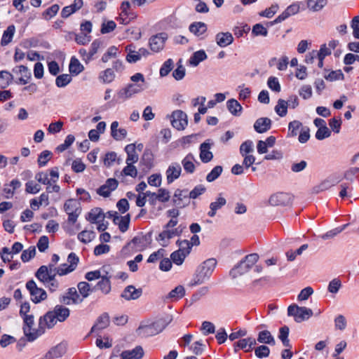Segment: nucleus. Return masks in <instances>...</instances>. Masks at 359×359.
I'll use <instances>...</instances> for the list:
<instances>
[{
    "label": "nucleus",
    "instance_id": "nucleus-1",
    "mask_svg": "<svg viewBox=\"0 0 359 359\" xmlns=\"http://www.w3.org/2000/svg\"><path fill=\"white\" fill-rule=\"evenodd\" d=\"M217 264L215 259H208L200 265L190 283L191 286L201 285L209 279Z\"/></svg>",
    "mask_w": 359,
    "mask_h": 359
},
{
    "label": "nucleus",
    "instance_id": "nucleus-2",
    "mask_svg": "<svg viewBox=\"0 0 359 359\" xmlns=\"http://www.w3.org/2000/svg\"><path fill=\"white\" fill-rule=\"evenodd\" d=\"M259 260V255L257 253L248 255L240 261L231 271L230 276L232 278H236L250 271Z\"/></svg>",
    "mask_w": 359,
    "mask_h": 359
},
{
    "label": "nucleus",
    "instance_id": "nucleus-3",
    "mask_svg": "<svg viewBox=\"0 0 359 359\" xmlns=\"http://www.w3.org/2000/svg\"><path fill=\"white\" fill-rule=\"evenodd\" d=\"M149 244V236L140 234L135 236L131 241L128 243L123 248L124 254H130L145 250Z\"/></svg>",
    "mask_w": 359,
    "mask_h": 359
},
{
    "label": "nucleus",
    "instance_id": "nucleus-4",
    "mask_svg": "<svg viewBox=\"0 0 359 359\" xmlns=\"http://www.w3.org/2000/svg\"><path fill=\"white\" fill-rule=\"evenodd\" d=\"M313 314V311L311 309L299 306L294 304H291L287 308V315L293 316L297 323H302L308 320Z\"/></svg>",
    "mask_w": 359,
    "mask_h": 359
},
{
    "label": "nucleus",
    "instance_id": "nucleus-5",
    "mask_svg": "<svg viewBox=\"0 0 359 359\" xmlns=\"http://www.w3.org/2000/svg\"><path fill=\"white\" fill-rule=\"evenodd\" d=\"M22 318H23L24 321V334L29 341L35 340L44 332V331L41 330V328L39 330L33 328V325H34L33 315H27Z\"/></svg>",
    "mask_w": 359,
    "mask_h": 359
},
{
    "label": "nucleus",
    "instance_id": "nucleus-6",
    "mask_svg": "<svg viewBox=\"0 0 359 359\" xmlns=\"http://www.w3.org/2000/svg\"><path fill=\"white\" fill-rule=\"evenodd\" d=\"M64 209L68 215V222L74 224L81 212L79 203L75 199H69L65 203Z\"/></svg>",
    "mask_w": 359,
    "mask_h": 359
},
{
    "label": "nucleus",
    "instance_id": "nucleus-7",
    "mask_svg": "<svg viewBox=\"0 0 359 359\" xmlns=\"http://www.w3.org/2000/svg\"><path fill=\"white\" fill-rule=\"evenodd\" d=\"M26 288L29 292L32 301L34 303H39L47 298L46 292L43 289L38 287L33 280L27 282Z\"/></svg>",
    "mask_w": 359,
    "mask_h": 359
},
{
    "label": "nucleus",
    "instance_id": "nucleus-8",
    "mask_svg": "<svg viewBox=\"0 0 359 359\" xmlns=\"http://www.w3.org/2000/svg\"><path fill=\"white\" fill-rule=\"evenodd\" d=\"M144 90L141 84H128L126 87L121 88L116 93L117 99L124 101L130 98L133 95L140 93Z\"/></svg>",
    "mask_w": 359,
    "mask_h": 359
},
{
    "label": "nucleus",
    "instance_id": "nucleus-9",
    "mask_svg": "<svg viewBox=\"0 0 359 359\" xmlns=\"http://www.w3.org/2000/svg\"><path fill=\"white\" fill-rule=\"evenodd\" d=\"M170 118L172 127L178 130H184L188 124L187 116L182 110L174 111Z\"/></svg>",
    "mask_w": 359,
    "mask_h": 359
},
{
    "label": "nucleus",
    "instance_id": "nucleus-10",
    "mask_svg": "<svg viewBox=\"0 0 359 359\" xmlns=\"http://www.w3.org/2000/svg\"><path fill=\"white\" fill-rule=\"evenodd\" d=\"M60 302L66 305L78 304L83 302L75 287L69 288L67 292L60 297Z\"/></svg>",
    "mask_w": 359,
    "mask_h": 359
},
{
    "label": "nucleus",
    "instance_id": "nucleus-11",
    "mask_svg": "<svg viewBox=\"0 0 359 359\" xmlns=\"http://www.w3.org/2000/svg\"><path fill=\"white\" fill-rule=\"evenodd\" d=\"M172 202L180 208L189 205L190 203V198L188 195V190L177 189L175 191Z\"/></svg>",
    "mask_w": 359,
    "mask_h": 359
},
{
    "label": "nucleus",
    "instance_id": "nucleus-12",
    "mask_svg": "<svg viewBox=\"0 0 359 359\" xmlns=\"http://www.w3.org/2000/svg\"><path fill=\"white\" fill-rule=\"evenodd\" d=\"M292 202L290 194L284 192H280L271 196L269 203L272 205H287Z\"/></svg>",
    "mask_w": 359,
    "mask_h": 359
},
{
    "label": "nucleus",
    "instance_id": "nucleus-13",
    "mask_svg": "<svg viewBox=\"0 0 359 359\" xmlns=\"http://www.w3.org/2000/svg\"><path fill=\"white\" fill-rule=\"evenodd\" d=\"M167 35L165 33H160L149 39V46L152 51L159 52L161 50L165 45Z\"/></svg>",
    "mask_w": 359,
    "mask_h": 359
},
{
    "label": "nucleus",
    "instance_id": "nucleus-14",
    "mask_svg": "<svg viewBox=\"0 0 359 359\" xmlns=\"http://www.w3.org/2000/svg\"><path fill=\"white\" fill-rule=\"evenodd\" d=\"M182 172L181 165L177 163H172L168 168L165 174L168 184H171L175 180L180 177Z\"/></svg>",
    "mask_w": 359,
    "mask_h": 359
},
{
    "label": "nucleus",
    "instance_id": "nucleus-15",
    "mask_svg": "<svg viewBox=\"0 0 359 359\" xmlns=\"http://www.w3.org/2000/svg\"><path fill=\"white\" fill-rule=\"evenodd\" d=\"M58 320L52 311L47 312L43 317L39 319V327L41 330L44 331V327L50 329L53 327Z\"/></svg>",
    "mask_w": 359,
    "mask_h": 359
},
{
    "label": "nucleus",
    "instance_id": "nucleus-16",
    "mask_svg": "<svg viewBox=\"0 0 359 359\" xmlns=\"http://www.w3.org/2000/svg\"><path fill=\"white\" fill-rule=\"evenodd\" d=\"M142 294V288H135L133 285L127 286L121 293V297L126 300H135Z\"/></svg>",
    "mask_w": 359,
    "mask_h": 359
},
{
    "label": "nucleus",
    "instance_id": "nucleus-17",
    "mask_svg": "<svg viewBox=\"0 0 359 359\" xmlns=\"http://www.w3.org/2000/svg\"><path fill=\"white\" fill-rule=\"evenodd\" d=\"M57 273H51L48 274V271L45 265L40 266L36 271V277L43 284H46L50 281L56 280L55 276Z\"/></svg>",
    "mask_w": 359,
    "mask_h": 359
},
{
    "label": "nucleus",
    "instance_id": "nucleus-18",
    "mask_svg": "<svg viewBox=\"0 0 359 359\" xmlns=\"http://www.w3.org/2000/svg\"><path fill=\"white\" fill-rule=\"evenodd\" d=\"M256 344L257 342L255 338L248 337L240 339L236 342L234 344V349L236 352H237L238 349H243L245 352H249Z\"/></svg>",
    "mask_w": 359,
    "mask_h": 359
},
{
    "label": "nucleus",
    "instance_id": "nucleus-19",
    "mask_svg": "<svg viewBox=\"0 0 359 359\" xmlns=\"http://www.w3.org/2000/svg\"><path fill=\"white\" fill-rule=\"evenodd\" d=\"M144 355V351L141 346H137L132 350L124 351L121 353L123 359H141Z\"/></svg>",
    "mask_w": 359,
    "mask_h": 359
},
{
    "label": "nucleus",
    "instance_id": "nucleus-20",
    "mask_svg": "<svg viewBox=\"0 0 359 359\" xmlns=\"http://www.w3.org/2000/svg\"><path fill=\"white\" fill-rule=\"evenodd\" d=\"M66 352L65 344H59L49 350L41 359H54L62 356Z\"/></svg>",
    "mask_w": 359,
    "mask_h": 359
},
{
    "label": "nucleus",
    "instance_id": "nucleus-21",
    "mask_svg": "<svg viewBox=\"0 0 359 359\" xmlns=\"http://www.w3.org/2000/svg\"><path fill=\"white\" fill-rule=\"evenodd\" d=\"M215 41L219 47L224 48L233 42V36L232 34L229 32H219L215 36Z\"/></svg>",
    "mask_w": 359,
    "mask_h": 359
},
{
    "label": "nucleus",
    "instance_id": "nucleus-22",
    "mask_svg": "<svg viewBox=\"0 0 359 359\" xmlns=\"http://www.w3.org/2000/svg\"><path fill=\"white\" fill-rule=\"evenodd\" d=\"M272 121L266 117L259 118L254 123V128L258 133H264L271 127Z\"/></svg>",
    "mask_w": 359,
    "mask_h": 359
},
{
    "label": "nucleus",
    "instance_id": "nucleus-23",
    "mask_svg": "<svg viewBox=\"0 0 359 359\" xmlns=\"http://www.w3.org/2000/svg\"><path fill=\"white\" fill-rule=\"evenodd\" d=\"M226 203V200L225 198L222 196L220 194L219 196L216 198L215 201L210 203V211L208 212V215L210 217H213L215 216L217 211L221 209L223 206H224Z\"/></svg>",
    "mask_w": 359,
    "mask_h": 359
},
{
    "label": "nucleus",
    "instance_id": "nucleus-24",
    "mask_svg": "<svg viewBox=\"0 0 359 359\" xmlns=\"http://www.w3.org/2000/svg\"><path fill=\"white\" fill-rule=\"evenodd\" d=\"M196 159L194 156L189 153L182 161V165L184 170L188 174H192L195 172L196 166L194 164Z\"/></svg>",
    "mask_w": 359,
    "mask_h": 359
},
{
    "label": "nucleus",
    "instance_id": "nucleus-25",
    "mask_svg": "<svg viewBox=\"0 0 359 359\" xmlns=\"http://www.w3.org/2000/svg\"><path fill=\"white\" fill-rule=\"evenodd\" d=\"M210 146L208 142H204L200 146V158L203 163H208L213 158L212 153L210 151Z\"/></svg>",
    "mask_w": 359,
    "mask_h": 359
},
{
    "label": "nucleus",
    "instance_id": "nucleus-26",
    "mask_svg": "<svg viewBox=\"0 0 359 359\" xmlns=\"http://www.w3.org/2000/svg\"><path fill=\"white\" fill-rule=\"evenodd\" d=\"M21 187V182L18 179L13 180L9 184H5L3 191L6 198L13 197L15 191Z\"/></svg>",
    "mask_w": 359,
    "mask_h": 359
},
{
    "label": "nucleus",
    "instance_id": "nucleus-27",
    "mask_svg": "<svg viewBox=\"0 0 359 359\" xmlns=\"http://www.w3.org/2000/svg\"><path fill=\"white\" fill-rule=\"evenodd\" d=\"M130 221V215L127 214L125 216L115 217L114 219V223L116 225H118L119 230L124 233L126 232L128 228Z\"/></svg>",
    "mask_w": 359,
    "mask_h": 359
},
{
    "label": "nucleus",
    "instance_id": "nucleus-28",
    "mask_svg": "<svg viewBox=\"0 0 359 359\" xmlns=\"http://www.w3.org/2000/svg\"><path fill=\"white\" fill-rule=\"evenodd\" d=\"M125 151L127 154L126 164L134 163L137 162L139 157L136 152V147L135 144H128L125 147Z\"/></svg>",
    "mask_w": 359,
    "mask_h": 359
},
{
    "label": "nucleus",
    "instance_id": "nucleus-29",
    "mask_svg": "<svg viewBox=\"0 0 359 359\" xmlns=\"http://www.w3.org/2000/svg\"><path fill=\"white\" fill-rule=\"evenodd\" d=\"M109 324V317L106 313L102 314L97 320L96 323L91 328V332L97 330H102L106 328Z\"/></svg>",
    "mask_w": 359,
    "mask_h": 359
},
{
    "label": "nucleus",
    "instance_id": "nucleus-30",
    "mask_svg": "<svg viewBox=\"0 0 359 359\" xmlns=\"http://www.w3.org/2000/svg\"><path fill=\"white\" fill-rule=\"evenodd\" d=\"M59 322H64L69 316V309L62 305H56L52 311Z\"/></svg>",
    "mask_w": 359,
    "mask_h": 359
},
{
    "label": "nucleus",
    "instance_id": "nucleus-31",
    "mask_svg": "<svg viewBox=\"0 0 359 359\" xmlns=\"http://www.w3.org/2000/svg\"><path fill=\"white\" fill-rule=\"evenodd\" d=\"M207 54L203 50H200L194 52L189 60L190 65L196 67L201 62L207 59Z\"/></svg>",
    "mask_w": 359,
    "mask_h": 359
},
{
    "label": "nucleus",
    "instance_id": "nucleus-32",
    "mask_svg": "<svg viewBox=\"0 0 359 359\" xmlns=\"http://www.w3.org/2000/svg\"><path fill=\"white\" fill-rule=\"evenodd\" d=\"M189 31L197 36H201L207 31V25L202 22H195L191 23L189 27Z\"/></svg>",
    "mask_w": 359,
    "mask_h": 359
},
{
    "label": "nucleus",
    "instance_id": "nucleus-33",
    "mask_svg": "<svg viewBox=\"0 0 359 359\" xmlns=\"http://www.w3.org/2000/svg\"><path fill=\"white\" fill-rule=\"evenodd\" d=\"M93 288L100 290L104 294H107L111 291V282L109 278L105 276L102 277L101 280Z\"/></svg>",
    "mask_w": 359,
    "mask_h": 359
},
{
    "label": "nucleus",
    "instance_id": "nucleus-34",
    "mask_svg": "<svg viewBox=\"0 0 359 359\" xmlns=\"http://www.w3.org/2000/svg\"><path fill=\"white\" fill-rule=\"evenodd\" d=\"M146 195H147V196H151L163 203L168 201L170 197V192L165 189H159L157 194L148 191L146 192Z\"/></svg>",
    "mask_w": 359,
    "mask_h": 359
},
{
    "label": "nucleus",
    "instance_id": "nucleus-35",
    "mask_svg": "<svg viewBox=\"0 0 359 359\" xmlns=\"http://www.w3.org/2000/svg\"><path fill=\"white\" fill-rule=\"evenodd\" d=\"M15 32V27L13 25H9L7 29L4 32L1 40V46H6L11 42Z\"/></svg>",
    "mask_w": 359,
    "mask_h": 359
},
{
    "label": "nucleus",
    "instance_id": "nucleus-36",
    "mask_svg": "<svg viewBox=\"0 0 359 359\" xmlns=\"http://www.w3.org/2000/svg\"><path fill=\"white\" fill-rule=\"evenodd\" d=\"M257 341L262 344L275 345L276 341L271 332L268 330H264L259 333Z\"/></svg>",
    "mask_w": 359,
    "mask_h": 359
},
{
    "label": "nucleus",
    "instance_id": "nucleus-37",
    "mask_svg": "<svg viewBox=\"0 0 359 359\" xmlns=\"http://www.w3.org/2000/svg\"><path fill=\"white\" fill-rule=\"evenodd\" d=\"M77 287L79 292V294H80L81 298H83V300L89 296L90 292L95 290V288L90 287L88 283L84 281L79 283Z\"/></svg>",
    "mask_w": 359,
    "mask_h": 359
},
{
    "label": "nucleus",
    "instance_id": "nucleus-38",
    "mask_svg": "<svg viewBox=\"0 0 359 359\" xmlns=\"http://www.w3.org/2000/svg\"><path fill=\"white\" fill-rule=\"evenodd\" d=\"M158 326H159V323L156 322L149 325L140 327L138 330L144 331V333L147 335H155V334H158V332H161L164 329V327H163L162 328L157 330V327Z\"/></svg>",
    "mask_w": 359,
    "mask_h": 359
},
{
    "label": "nucleus",
    "instance_id": "nucleus-39",
    "mask_svg": "<svg viewBox=\"0 0 359 359\" xmlns=\"http://www.w3.org/2000/svg\"><path fill=\"white\" fill-rule=\"evenodd\" d=\"M229 111L234 116H238L242 110L240 103L235 99H230L226 102Z\"/></svg>",
    "mask_w": 359,
    "mask_h": 359
},
{
    "label": "nucleus",
    "instance_id": "nucleus-40",
    "mask_svg": "<svg viewBox=\"0 0 359 359\" xmlns=\"http://www.w3.org/2000/svg\"><path fill=\"white\" fill-rule=\"evenodd\" d=\"M13 79V74L6 70L0 72V88L4 89L11 82Z\"/></svg>",
    "mask_w": 359,
    "mask_h": 359
},
{
    "label": "nucleus",
    "instance_id": "nucleus-41",
    "mask_svg": "<svg viewBox=\"0 0 359 359\" xmlns=\"http://www.w3.org/2000/svg\"><path fill=\"white\" fill-rule=\"evenodd\" d=\"M103 219H104V215L100 208L93 209L88 214V219L91 223L95 224L100 222V220H103Z\"/></svg>",
    "mask_w": 359,
    "mask_h": 359
},
{
    "label": "nucleus",
    "instance_id": "nucleus-42",
    "mask_svg": "<svg viewBox=\"0 0 359 359\" xmlns=\"http://www.w3.org/2000/svg\"><path fill=\"white\" fill-rule=\"evenodd\" d=\"M184 295V287L182 285H178L168 293L167 298L177 300L182 298Z\"/></svg>",
    "mask_w": 359,
    "mask_h": 359
},
{
    "label": "nucleus",
    "instance_id": "nucleus-43",
    "mask_svg": "<svg viewBox=\"0 0 359 359\" xmlns=\"http://www.w3.org/2000/svg\"><path fill=\"white\" fill-rule=\"evenodd\" d=\"M99 78L103 83H109L114 80L115 74L112 69L108 68L100 73Z\"/></svg>",
    "mask_w": 359,
    "mask_h": 359
},
{
    "label": "nucleus",
    "instance_id": "nucleus-44",
    "mask_svg": "<svg viewBox=\"0 0 359 359\" xmlns=\"http://www.w3.org/2000/svg\"><path fill=\"white\" fill-rule=\"evenodd\" d=\"M69 69L72 74L77 75L83 70V66L76 58L72 57L69 63Z\"/></svg>",
    "mask_w": 359,
    "mask_h": 359
},
{
    "label": "nucleus",
    "instance_id": "nucleus-45",
    "mask_svg": "<svg viewBox=\"0 0 359 359\" xmlns=\"http://www.w3.org/2000/svg\"><path fill=\"white\" fill-rule=\"evenodd\" d=\"M287 102L284 100L280 99L275 107V111L280 116L283 117L287 114Z\"/></svg>",
    "mask_w": 359,
    "mask_h": 359
},
{
    "label": "nucleus",
    "instance_id": "nucleus-46",
    "mask_svg": "<svg viewBox=\"0 0 359 359\" xmlns=\"http://www.w3.org/2000/svg\"><path fill=\"white\" fill-rule=\"evenodd\" d=\"M327 0H308V8L313 11L321 10L326 4Z\"/></svg>",
    "mask_w": 359,
    "mask_h": 359
},
{
    "label": "nucleus",
    "instance_id": "nucleus-47",
    "mask_svg": "<svg viewBox=\"0 0 359 359\" xmlns=\"http://www.w3.org/2000/svg\"><path fill=\"white\" fill-rule=\"evenodd\" d=\"M95 236V234L93 231L85 230L78 234V239L83 243H88L90 242Z\"/></svg>",
    "mask_w": 359,
    "mask_h": 359
},
{
    "label": "nucleus",
    "instance_id": "nucleus-48",
    "mask_svg": "<svg viewBox=\"0 0 359 359\" xmlns=\"http://www.w3.org/2000/svg\"><path fill=\"white\" fill-rule=\"evenodd\" d=\"M348 225V224H346L341 226L337 227L334 229H332V230L327 231V233H325V234L322 235L320 237L323 240L332 238L334 236H336L337 235H338L339 233H341L342 231H344Z\"/></svg>",
    "mask_w": 359,
    "mask_h": 359
},
{
    "label": "nucleus",
    "instance_id": "nucleus-49",
    "mask_svg": "<svg viewBox=\"0 0 359 359\" xmlns=\"http://www.w3.org/2000/svg\"><path fill=\"white\" fill-rule=\"evenodd\" d=\"M223 171V168L221 165L215 166L210 173L206 176V180L208 182H212L217 179Z\"/></svg>",
    "mask_w": 359,
    "mask_h": 359
},
{
    "label": "nucleus",
    "instance_id": "nucleus-50",
    "mask_svg": "<svg viewBox=\"0 0 359 359\" xmlns=\"http://www.w3.org/2000/svg\"><path fill=\"white\" fill-rule=\"evenodd\" d=\"M72 81V77L69 74L59 75L55 80V84L59 88L65 87Z\"/></svg>",
    "mask_w": 359,
    "mask_h": 359
},
{
    "label": "nucleus",
    "instance_id": "nucleus-51",
    "mask_svg": "<svg viewBox=\"0 0 359 359\" xmlns=\"http://www.w3.org/2000/svg\"><path fill=\"white\" fill-rule=\"evenodd\" d=\"M174 67V62L172 59L167 60L161 66L160 69V75L161 76H167L170 71Z\"/></svg>",
    "mask_w": 359,
    "mask_h": 359
},
{
    "label": "nucleus",
    "instance_id": "nucleus-52",
    "mask_svg": "<svg viewBox=\"0 0 359 359\" xmlns=\"http://www.w3.org/2000/svg\"><path fill=\"white\" fill-rule=\"evenodd\" d=\"M118 53V48L112 46L109 47L107 52L102 57V62H107L111 58L116 57Z\"/></svg>",
    "mask_w": 359,
    "mask_h": 359
},
{
    "label": "nucleus",
    "instance_id": "nucleus-53",
    "mask_svg": "<svg viewBox=\"0 0 359 359\" xmlns=\"http://www.w3.org/2000/svg\"><path fill=\"white\" fill-rule=\"evenodd\" d=\"M253 151V142L251 140H247L240 146V154L241 156H246Z\"/></svg>",
    "mask_w": 359,
    "mask_h": 359
},
{
    "label": "nucleus",
    "instance_id": "nucleus-54",
    "mask_svg": "<svg viewBox=\"0 0 359 359\" xmlns=\"http://www.w3.org/2000/svg\"><path fill=\"white\" fill-rule=\"evenodd\" d=\"M302 123L299 121H291L288 125V135L294 137L297 135L298 130L302 128Z\"/></svg>",
    "mask_w": 359,
    "mask_h": 359
},
{
    "label": "nucleus",
    "instance_id": "nucleus-55",
    "mask_svg": "<svg viewBox=\"0 0 359 359\" xmlns=\"http://www.w3.org/2000/svg\"><path fill=\"white\" fill-rule=\"evenodd\" d=\"M101 45H102V42L99 40H95L91 43L90 50L88 53V58L85 59L86 62H88L93 59V55L97 53V52Z\"/></svg>",
    "mask_w": 359,
    "mask_h": 359
},
{
    "label": "nucleus",
    "instance_id": "nucleus-56",
    "mask_svg": "<svg viewBox=\"0 0 359 359\" xmlns=\"http://www.w3.org/2000/svg\"><path fill=\"white\" fill-rule=\"evenodd\" d=\"M52 153L48 150L42 151L38 158V164L39 167L45 166L48 161L50 159Z\"/></svg>",
    "mask_w": 359,
    "mask_h": 359
},
{
    "label": "nucleus",
    "instance_id": "nucleus-57",
    "mask_svg": "<svg viewBox=\"0 0 359 359\" xmlns=\"http://www.w3.org/2000/svg\"><path fill=\"white\" fill-rule=\"evenodd\" d=\"M332 186H333V183H332L329 180H325L320 182L319 184L315 186L313 188V192L315 194H318L321 191L328 189Z\"/></svg>",
    "mask_w": 359,
    "mask_h": 359
},
{
    "label": "nucleus",
    "instance_id": "nucleus-58",
    "mask_svg": "<svg viewBox=\"0 0 359 359\" xmlns=\"http://www.w3.org/2000/svg\"><path fill=\"white\" fill-rule=\"evenodd\" d=\"M205 190L206 189L203 185H197L194 188L193 190H191L190 192H188L189 197L190 199H196L199 196L202 195L205 191Z\"/></svg>",
    "mask_w": 359,
    "mask_h": 359
},
{
    "label": "nucleus",
    "instance_id": "nucleus-59",
    "mask_svg": "<svg viewBox=\"0 0 359 359\" xmlns=\"http://www.w3.org/2000/svg\"><path fill=\"white\" fill-rule=\"evenodd\" d=\"M36 248L34 246H30L27 250L22 252L21 255V259L24 262L29 261L32 257L35 256Z\"/></svg>",
    "mask_w": 359,
    "mask_h": 359
},
{
    "label": "nucleus",
    "instance_id": "nucleus-60",
    "mask_svg": "<svg viewBox=\"0 0 359 359\" xmlns=\"http://www.w3.org/2000/svg\"><path fill=\"white\" fill-rule=\"evenodd\" d=\"M177 243L179 245V251L181 252H183L184 255H188L191 249V245L190 244V242L187 240H184L182 241H177Z\"/></svg>",
    "mask_w": 359,
    "mask_h": 359
},
{
    "label": "nucleus",
    "instance_id": "nucleus-61",
    "mask_svg": "<svg viewBox=\"0 0 359 359\" xmlns=\"http://www.w3.org/2000/svg\"><path fill=\"white\" fill-rule=\"evenodd\" d=\"M255 355L259 358L268 357L270 353V349L265 345H261L255 349Z\"/></svg>",
    "mask_w": 359,
    "mask_h": 359
},
{
    "label": "nucleus",
    "instance_id": "nucleus-62",
    "mask_svg": "<svg viewBox=\"0 0 359 359\" xmlns=\"http://www.w3.org/2000/svg\"><path fill=\"white\" fill-rule=\"evenodd\" d=\"M40 190H41L40 185L35 183L32 180L29 181L25 184V191L27 193L35 194L39 192Z\"/></svg>",
    "mask_w": 359,
    "mask_h": 359
},
{
    "label": "nucleus",
    "instance_id": "nucleus-63",
    "mask_svg": "<svg viewBox=\"0 0 359 359\" xmlns=\"http://www.w3.org/2000/svg\"><path fill=\"white\" fill-rule=\"evenodd\" d=\"M121 175L135 177L137 175V170L133 163H129L123 169Z\"/></svg>",
    "mask_w": 359,
    "mask_h": 359
},
{
    "label": "nucleus",
    "instance_id": "nucleus-64",
    "mask_svg": "<svg viewBox=\"0 0 359 359\" xmlns=\"http://www.w3.org/2000/svg\"><path fill=\"white\" fill-rule=\"evenodd\" d=\"M351 27L353 29V36L359 39V15L355 16L352 19Z\"/></svg>",
    "mask_w": 359,
    "mask_h": 359
}]
</instances>
